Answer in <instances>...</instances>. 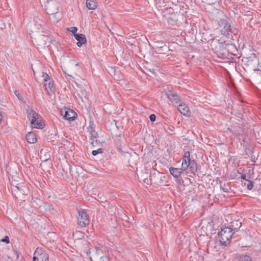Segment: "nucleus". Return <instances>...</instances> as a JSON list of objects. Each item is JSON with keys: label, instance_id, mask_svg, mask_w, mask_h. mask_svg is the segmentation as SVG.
<instances>
[{"label": "nucleus", "instance_id": "1", "mask_svg": "<svg viewBox=\"0 0 261 261\" xmlns=\"http://www.w3.org/2000/svg\"><path fill=\"white\" fill-rule=\"evenodd\" d=\"M218 24L221 35L227 38H229L231 34L237 35L239 33L237 29L231 28L230 24L227 19H220L218 21Z\"/></svg>", "mask_w": 261, "mask_h": 261}, {"label": "nucleus", "instance_id": "2", "mask_svg": "<svg viewBox=\"0 0 261 261\" xmlns=\"http://www.w3.org/2000/svg\"><path fill=\"white\" fill-rule=\"evenodd\" d=\"M28 118L30 121L31 127L38 129H42L44 125L42 122L41 117L34 110L29 108L27 111Z\"/></svg>", "mask_w": 261, "mask_h": 261}, {"label": "nucleus", "instance_id": "3", "mask_svg": "<svg viewBox=\"0 0 261 261\" xmlns=\"http://www.w3.org/2000/svg\"><path fill=\"white\" fill-rule=\"evenodd\" d=\"M45 22L40 18L36 17L33 21L30 24V35H32L37 33H45Z\"/></svg>", "mask_w": 261, "mask_h": 261}, {"label": "nucleus", "instance_id": "4", "mask_svg": "<svg viewBox=\"0 0 261 261\" xmlns=\"http://www.w3.org/2000/svg\"><path fill=\"white\" fill-rule=\"evenodd\" d=\"M232 228L231 227H224L221 228L219 232V241L221 244L226 246L230 242V240L234 232H232Z\"/></svg>", "mask_w": 261, "mask_h": 261}, {"label": "nucleus", "instance_id": "5", "mask_svg": "<svg viewBox=\"0 0 261 261\" xmlns=\"http://www.w3.org/2000/svg\"><path fill=\"white\" fill-rule=\"evenodd\" d=\"M45 7L47 13L52 16L51 19H55L56 15L59 12V3L56 0H48L46 1Z\"/></svg>", "mask_w": 261, "mask_h": 261}, {"label": "nucleus", "instance_id": "6", "mask_svg": "<svg viewBox=\"0 0 261 261\" xmlns=\"http://www.w3.org/2000/svg\"><path fill=\"white\" fill-rule=\"evenodd\" d=\"M77 221L78 224L81 227H85L89 224L90 221L88 215L84 210H81L79 211Z\"/></svg>", "mask_w": 261, "mask_h": 261}, {"label": "nucleus", "instance_id": "7", "mask_svg": "<svg viewBox=\"0 0 261 261\" xmlns=\"http://www.w3.org/2000/svg\"><path fill=\"white\" fill-rule=\"evenodd\" d=\"M33 261H48V255L43 252L41 249L37 248L34 254Z\"/></svg>", "mask_w": 261, "mask_h": 261}, {"label": "nucleus", "instance_id": "8", "mask_svg": "<svg viewBox=\"0 0 261 261\" xmlns=\"http://www.w3.org/2000/svg\"><path fill=\"white\" fill-rule=\"evenodd\" d=\"M31 37L35 40L36 44L40 46H44L48 39V37L46 35L38 33L31 35Z\"/></svg>", "mask_w": 261, "mask_h": 261}, {"label": "nucleus", "instance_id": "9", "mask_svg": "<svg viewBox=\"0 0 261 261\" xmlns=\"http://www.w3.org/2000/svg\"><path fill=\"white\" fill-rule=\"evenodd\" d=\"M192 161L190 159V153L189 151H186L184 153V155L182 158L181 168L184 170H186L188 169V165L189 163Z\"/></svg>", "mask_w": 261, "mask_h": 261}, {"label": "nucleus", "instance_id": "10", "mask_svg": "<svg viewBox=\"0 0 261 261\" xmlns=\"http://www.w3.org/2000/svg\"><path fill=\"white\" fill-rule=\"evenodd\" d=\"M178 109L180 113L186 116H190V112L189 108L185 103H182L179 105Z\"/></svg>", "mask_w": 261, "mask_h": 261}, {"label": "nucleus", "instance_id": "11", "mask_svg": "<svg viewBox=\"0 0 261 261\" xmlns=\"http://www.w3.org/2000/svg\"><path fill=\"white\" fill-rule=\"evenodd\" d=\"M167 95L170 100L174 103H178L179 101L178 96L173 91H169L167 92Z\"/></svg>", "mask_w": 261, "mask_h": 261}, {"label": "nucleus", "instance_id": "12", "mask_svg": "<svg viewBox=\"0 0 261 261\" xmlns=\"http://www.w3.org/2000/svg\"><path fill=\"white\" fill-rule=\"evenodd\" d=\"M74 37L76 39V40L78 41L77 42V45L79 47H81L83 44L86 43V38L84 34H74Z\"/></svg>", "mask_w": 261, "mask_h": 261}, {"label": "nucleus", "instance_id": "13", "mask_svg": "<svg viewBox=\"0 0 261 261\" xmlns=\"http://www.w3.org/2000/svg\"><path fill=\"white\" fill-rule=\"evenodd\" d=\"M26 139L28 142L30 144H34L37 142L36 135L32 132H30L27 134Z\"/></svg>", "mask_w": 261, "mask_h": 261}, {"label": "nucleus", "instance_id": "14", "mask_svg": "<svg viewBox=\"0 0 261 261\" xmlns=\"http://www.w3.org/2000/svg\"><path fill=\"white\" fill-rule=\"evenodd\" d=\"M76 113L73 111L69 110L65 112L64 117L67 120H74L76 118Z\"/></svg>", "mask_w": 261, "mask_h": 261}, {"label": "nucleus", "instance_id": "15", "mask_svg": "<svg viewBox=\"0 0 261 261\" xmlns=\"http://www.w3.org/2000/svg\"><path fill=\"white\" fill-rule=\"evenodd\" d=\"M169 171L170 173L174 177H178L180 174L182 173L183 171L185 170L181 168H170L169 169Z\"/></svg>", "mask_w": 261, "mask_h": 261}, {"label": "nucleus", "instance_id": "16", "mask_svg": "<svg viewBox=\"0 0 261 261\" xmlns=\"http://www.w3.org/2000/svg\"><path fill=\"white\" fill-rule=\"evenodd\" d=\"M188 168L189 169L191 173L195 174L197 170V165L195 161L192 160L188 165Z\"/></svg>", "mask_w": 261, "mask_h": 261}, {"label": "nucleus", "instance_id": "17", "mask_svg": "<svg viewBox=\"0 0 261 261\" xmlns=\"http://www.w3.org/2000/svg\"><path fill=\"white\" fill-rule=\"evenodd\" d=\"M86 7L89 10H95L97 8L96 3L93 0H87Z\"/></svg>", "mask_w": 261, "mask_h": 261}, {"label": "nucleus", "instance_id": "18", "mask_svg": "<svg viewBox=\"0 0 261 261\" xmlns=\"http://www.w3.org/2000/svg\"><path fill=\"white\" fill-rule=\"evenodd\" d=\"M44 86L47 92H49V90L52 91L53 88V81L51 80H48L47 82H44Z\"/></svg>", "mask_w": 261, "mask_h": 261}, {"label": "nucleus", "instance_id": "19", "mask_svg": "<svg viewBox=\"0 0 261 261\" xmlns=\"http://www.w3.org/2000/svg\"><path fill=\"white\" fill-rule=\"evenodd\" d=\"M84 233L81 231H77L73 233V237L76 240H81L84 238Z\"/></svg>", "mask_w": 261, "mask_h": 261}, {"label": "nucleus", "instance_id": "20", "mask_svg": "<svg viewBox=\"0 0 261 261\" xmlns=\"http://www.w3.org/2000/svg\"><path fill=\"white\" fill-rule=\"evenodd\" d=\"M241 222L239 221H236L232 222V224L231 225V228H232V230L234 231H237L238 229L241 226Z\"/></svg>", "mask_w": 261, "mask_h": 261}, {"label": "nucleus", "instance_id": "21", "mask_svg": "<svg viewBox=\"0 0 261 261\" xmlns=\"http://www.w3.org/2000/svg\"><path fill=\"white\" fill-rule=\"evenodd\" d=\"M90 139L92 141L91 143L93 144L94 141H97L96 138L97 137V134L96 131L93 132L91 133L90 134Z\"/></svg>", "mask_w": 261, "mask_h": 261}, {"label": "nucleus", "instance_id": "22", "mask_svg": "<svg viewBox=\"0 0 261 261\" xmlns=\"http://www.w3.org/2000/svg\"><path fill=\"white\" fill-rule=\"evenodd\" d=\"M240 261H251V258L249 256L244 255L240 257Z\"/></svg>", "mask_w": 261, "mask_h": 261}, {"label": "nucleus", "instance_id": "23", "mask_svg": "<svg viewBox=\"0 0 261 261\" xmlns=\"http://www.w3.org/2000/svg\"><path fill=\"white\" fill-rule=\"evenodd\" d=\"M103 152L102 148H99L96 150H93L92 152V154L93 155L95 156L98 153H102Z\"/></svg>", "mask_w": 261, "mask_h": 261}, {"label": "nucleus", "instance_id": "24", "mask_svg": "<svg viewBox=\"0 0 261 261\" xmlns=\"http://www.w3.org/2000/svg\"><path fill=\"white\" fill-rule=\"evenodd\" d=\"M42 77H43V81L44 82H47L48 80H51V79H50L49 76L46 73H42Z\"/></svg>", "mask_w": 261, "mask_h": 261}, {"label": "nucleus", "instance_id": "25", "mask_svg": "<svg viewBox=\"0 0 261 261\" xmlns=\"http://www.w3.org/2000/svg\"><path fill=\"white\" fill-rule=\"evenodd\" d=\"M249 183L247 185V189L249 190H251L252 189L253 187V182L250 180H248Z\"/></svg>", "mask_w": 261, "mask_h": 261}, {"label": "nucleus", "instance_id": "26", "mask_svg": "<svg viewBox=\"0 0 261 261\" xmlns=\"http://www.w3.org/2000/svg\"><path fill=\"white\" fill-rule=\"evenodd\" d=\"M68 30L72 32L74 35V34H76L75 33L77 31V29L75 27H71L70 29H68Z\"/></svg>", "mask_w": 261, "mask_h": 261}, {"label": "nucleus", "instance_id": "27", "mask_svg": "<svg viewBox=\"0 0 261 261\" xmlns=\"http://www.w3.org/2000/svg\"><path fill=\"white\" fill-rule=\"evenodd\" d=\"M98 261H109V259L107 256H103L99 258Z\"/></svg>", "mask_w": 261, "mask_h": 261}, {"label": "nucleus", "instance_id": "28", "mask_svg": "<svg viewBox=\"0 0 261 261\" xmlns=\"http://www.w3.org/2000/svg\"><path fill=\"white\" fill-rule=\"evenodd\" d=\"M2 242H5L7 244H8L9 243V238L8 237V236H6L4 239H2Z\"/></svg>", "mask_w": 261, "mask_h": 261}, {"label": "nucleus", "instance_id": "29", "mask_svg": "<svg viewBox=\"0 0 261 261\" xmlns=\"http://www.w3.org/2000/svg\"><path fill=\"white\" fill-rule=\"evenodd\" d=\"M156 116L154 114H151L149 116V119L151 121L153 122L155 120Z\"/></svg>", "mask_w": 261, "mask_h": 261}, {"label": "nucleus", "instance_id": "30", "mask_svg": "<svg viewBox=\"0 0 261 261\" xmlns=\"http://www.w3.org/2000/svg\"><path fill=\"white\" fill-rule=\"evenodd\" d=\"M88 131L89 133V134L93 132H95V130L94 129L93 127L92 126H89L87 128Z\"/></svg>", "mask_w": 261, "mask_h": 261}, {"label": "nucleus", "instance_id": "31", "mask_svg": "<svg viewBox=\"0 0 261 261\" xmlns=\"http://www.w3.org/2000/svg\"><path fill=\"white\" fill-rule=\"evenodd\" d=\"M14 93H15V95L18 98V99L19 100H22L21 96L20 95L19 93L17 91H15Z\"/></svg>", "mask_w": 261, "mask_h": 261}, {"label": "nucleus", "instance_id": "32", "mask_svg": "<svg viewBox=\"0 0 261 261\" xmlns=\"http://www.w3.org/2000/svg\"><path fill=\"white\" fill-rule=\"evenodd\" d=\"M241 178H242V179H243L246 180H247V181H248V180H248V179H246V175H245V174H242V175H241Z\"/></svg>", "mask_w": 261, "mask_h": 261}, {"label": "nucleus", "instance_id": "33", "mask_svg": "<svg viewBox=\"0 0 261 261\" xmlns=\"http://www.w3.org/2000/svg\"><path fill=\"white\" fill-rule=\"evenodd\" d=\"M100 251H101V249L100 248H99V247L96 248V252L97 253H98Z\"/></svg>", "mask_w": 261, "mask_h": 261}, {"label": "nucleus", "instance_id": "34", "mask_svg": "<svg viewBox=\"0 0 261 261\" xmlns=\"http://www.w3.org/2000/svg\"><path fill=\"white\" fill-rule=\"evenodd\" d=\"M74 64H75V66H77L79 65L78 63H75V61H72V64L73 65Z\"/></svg>", "mask_w": 261, "mask_h": 261}, {"label": "nucleus", "instance_id": "35", "mask_svg": "<svg viewBox=\"0 0 261 261\" xmlns=\"http://www.w3.org/2000/svg\"><path fill=\"white\" fill-rule=\"evenodd\" d=\"M223 190L224 191V192H228V188H223Z\"/></svg>", "mask_w": 261, "mask_h": 261}, {"label": "nucleus", "instance_id": "36", "mask_svg": "<svg viewBox=\"0 0 261 261\" xmlns=\"http://www.w3.org/2000/svg\"><path fill=\"white\" fill-rule=\"evenodd\" d=\"M2 118H3V116L1 114V113H0V123H1V121L2 120Z\"/></svg>", "mask_w": 261, "mask_h": 261}, {"label": "nucleus", "instance_id": "37", "mask_svg": "<svg viewBox=\"0 0 261 261\" xmlns=\"http://www.w3.org/2000/svg\"><path fill=\"white\" fill-rule=\"evenodd\" d=\"M150 179L151 180H152V176H151V178H150Z\"/></svg>", "mask_w": 261, "mask_h": 261}, {"label": "nucleus", "instance_id": "38", "mask_svg": "<svg viewBox=\"0 0 261 261\" xmlns=\"http://www.w3.org/2000/svg\"><path fill=\"white\" fill-rule=\"evenodd\" d=\"M58 18H57V20H56L55 21H58Z\"/></svg>", "mask_w": 261, "mask_h": 261}]
</instances>
